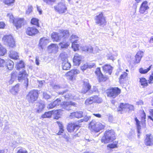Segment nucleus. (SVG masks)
<instances>
[{
  "label": "nucleus",
  "instance_id": "nucleus-17",
  "mask_svg": "<svg viewBox=\"0 0 153 153\" xmlns=\"http://www.w3.org/2000/svg\"><path fill=\"white\" fill-rule=\"evenodd\" d=\"M39 32L38 29L34 27H29L26 30V33L29 36H34Z\"/></svg>",
  "mask_w": 153,
  "mask_h": 153
},
{
  "label": "nucleus",
  "instance_id": "nucleus-29",
  "mask_svg": "<svg viewBox=\"0 0 153 153\" xmlns=\"http://www.w3.org/2000/svg\"><path fill=\"white\" fill-rule=\"evenodd\" d=\"M71 65L70 63L68 62V61H64L62 63V67L63 70H68L71 68Z\"/></svg>",
  "mask_w": 153,
  "mask_h": 153
},
{
  "label": "nucleus",
  "instance_id": "nucleus-56",
  "mask_svg": "<svg viewBox=\"0 0 153 153\" xmlns=\"http://www.w3.org/2000/svg\"><path fill=\"white\" fill-rule=\"evenodd\" d=\"M88 68H95L96 67L95 64L94 63H91L88 64Z\"/></svg>",
  "mask_w": 153,
  "mask_h": 153
},
{
  "label": "nucleus",
  "instance_id": "nucleus-5",
  "mask_svg": "<svg viewBox=\"0 0 153 153\" xmlns=\"http://www.w3.org/2000/svg\"><path fill=\"white\" fill-rule=\"evenodd\" d=\"M79 38L75 35H72L70 38V40L72 43V48L74 51L79 49Z\"/></svg>",
  "mask_w": 153,
  "mask_h": 153
},
{
  "label": "nucleus",
  "instance_id": "nucleus-51",
  "mask_svg": "<svg viewBox=\"0 0 153 153\" xmlns=\"http://www.w3.org/2000/svg\"><path fill=\"white\" fill-rule=\"evenodd\" d=\"M5 65V61L0 58V68L4 67Z\"/></svg>",
  "mask_w": 153,
  "mask_h": 153
},
{
  "label": "nucleus",
  "instance_id": "nucleus-34",
  "mask_svg": "<svg viewBox=\"0 0 153 153\" xmlns=\"http://www.w3.org/2000/svg\"><path fill=\"white\" fill-rule=\"evenodd\" d=\"M25 66L24 63L22 61H20L17 62L16 65V67L17 70H19L20 68H24Z\"/></svg>",
  "mask_w": 153,
  "mask_h": 153
},
{
  "label": "nucleus",
  "instance_id": "nucleus-48",
  "mask_svg": "<svg viewBox=\"0 0 153 153\" xmlns=\"http://www.w3.org/2000/svg\"><path fill=\"white\" fill-rule=\"evenodd\" d=\"M64 98L66 100H69L73 98L72 97L71 94H67L64 96Z\"/></svg>",
  "mask_w": 153,
  "mask_h": 153
},
{
  "label": "nucleus",
  "instance_id": "nucleus-2",
  "mask_svg": "<svg viewBox=\"0 0 153 153\" xmlns=\"http://www.w3.org/2000/svg\"><path fill=\"white\" fill-rule=\"evenodd\" d=\"M114 134L113 130L107 131L102 138V142L106 143L113 141L116 139Z\"/></svg>",
  "mask_w": 153,
  "mask_h": 153
},
{
  "label": "nucleus",
  "instance_id": "nucleus-26",
  "mask_svg": "<svg viewBox=\"0 0 153 153\" xmlns=\"http://www.w3.org/2000/svg\"><path fill=\"white\" fill-rule=\"evenodd\" d=\"M82 114L83 112L82 111L74 112L71 113L70 117L71 118L74 117L81 118L82 116Z\"/></svg>",
  "mask_w": 153,
  "mask_h": 153
},
{
  "label": "nucleus",
  "instance_id": "nucleus-1",
  "mask_svg": "<svg viewBox=\"0 0 153 153\" xmlns=\"http://www.w3.org/2000/svg\"><path fill=\"white\" fill-rule=\"evenodd\" d=\"M67 110H69L71 109V106L76 107L77 104L74 102H64L62 104H61V100L57 99L53 102L49 104L47 106L48 108L52 109L55 107L59 105Z\"/></svg>",
  "mask_w": 153,
  "mask_h": 153
},
{
  "label": "nucleus",
  "instance_id": "nucleus-55",
  "mask_svg": "<svg viewBox=\"0 0 153 153\" xmlns=\"http://www.w3.org/2000/svg\"><path fill=\"white\" fill-rule=\"evenodd\" d=\"M15 77V74H11V78L10 80L9 81V83L10 84H12L14 80Z\"/></svg>",
  "mask_w": 153,
  "mask_h": 153
},
{
  "label": "nucleus",
  "instance_id": "nucleus-30",
  "mask_svg": "<svg viewBox=\"0 0 153 153\" xmlns=\"http://www.w3.org/2000/svg\"><path fill=\"white\" fill-rule=\"evenodd\" d=\"M61 36L64 38H68L69 36V33L67 30H61L60 31Z\"/></svg>",
  "mask_w": 153,
  "mask_h": 153
},
{
  "label": "nucleus",
  "instance_id": "nucleus-6",
  "mask_svg": "<svg viewBox=\"0 0 153 153\" xmlns=\"http://www.w3.org/2000/svg\"><path fill=\"white\" fill-rule=\"evenodd\" d=\"M121 92L120 89L117 87H112L107 90V96L108 97L115 98Z\"/></svg>",
  "mask_w": 153,
  "mask_h": 153
},
{
  "label": "nucleus",
  "instance_id": "nucleus-24",
  "mask_svg": "<svg viewBox=\"0 0 153 153\" xmlns=\"http://www.w3.org/2000/svg\"><path fill=\"white\" fill-rule=\"evenodd\" d=\"M103 71L111 75L112 73L113 68L109 65H106L102 67Z\"/></svg>",
  "mask_w": 153,
  "mask_h": 153
},
{
  "label": "nucleus",
  "instance_id": "nucleus-21",
  "mask_svg": "<svg viewBox=\"0 0 153 153\" xmlns=\"http://www.w3.org/2000/svg\"><path fill=\"white\" fill-rule=\"evenodd\" d=\"M58 47L57 45L52 44L48 47L49 51L51 53H56L58 51Z\"/></svg>",
  "mask_w": 153,
  "mask_h": 153
},
{
  "label": "nucleus",
  "instance_id": "nucleus-47",
  "mask_svg": "<svg viewBox=\"0 0 153 153\" xmlns=\"http://www.w3.org/2000/svg\"><path fill=\"white\" fill-rule=\"evenodd\" d=\"M14 1V0H4V2L5 4L10 5L11 4L13 3Z\"/></svg>",
  "mask_w": 153,
  "mask_h": 153
},
{
  "label": "nucleus",
  "instance_id": "nucleus-31",
  "mask_svg": "<svg viewBox=\"0 0 153 153\" xmlns=\"http://www.w3.org/2000/svg\"><path fill=\"white\" fill-rule=\"evenodd\" d=\"M135 120L136 122L137 127V131L138 133L137 136L139 138L140 135V134L141 132L140 130L141 129V127L140 125V122L137 117L135 118Z\"/></svg>",
  "mask_w": 153,
  "mask_h": 153
},
{
  "label": "nucleus",
  "instance_id": "nucleus-52",
  "mask_svg": "<svg viewBox=\"0 0 153 153\" xmlns=\"http://www.w3.org/2000/svg\"><path fill=\"white\" fill-rule=\"evenodd\" d=\"M134 137V135L132 131L130 132L128 135V138L130 140L133 139Z\"/></svg>",
  "mask_w": 153,
  "mask_h": 153
},
{
  "label": "nucleus",
  "instance_id": "nucleus-7",
  "mask_svg": "<svg viewBox=\"0 0 153 153\" xmlns=\"http://www.w3.org/2000/svg\"><path fill=\"white\" fill-rule=\"evenodd\" d=\"M2 41L5 45L10 47H13L15 46V42L11 35L4 36L2 38Z\"/></svg>",
  "mask_w": 153,
  "mask_h": 153
},
{
  "label": "nucleus",
  "instance_id": "nucleus-41",
  "mask_svg": "<svg viewBox=\"0 0 153 153\" xmlns=\"http://www.w3.org/2000/svg\"><path fill=\"white\" fill-rule=\"evenodd\" d=\"M7 17L9 19V21L10 22L13 23L14 22V18L13 15L10 13L7 14Z\"/></svg>",
  "mask_w": 153,
  "mask_h": 153
},
{
  "label": "nucleus",
  "instance_id": "nucleus-42",
  "mask_svg": "<svg viewBox=\"0 0 153 153\" xmlns=\"http://www.w3.org/2000/svg\"><path fill=\"white\" fill-rule=\"evenodd\" d=\"M16 153H28L26 150L23 148L17 149Z\"/></svg>",
  "mask_w": 153,
  "mask_h": 153
},
{
  "label": "nucleus",
  "instance_id": "nucleus-44",
  "mask_svg": "<svg viewBox=\"0 0 153 153\" xmlns=\"http://www.w3.org/2000/svg\"><path fill=\"white\" fill-rule=\"evenodd\" d=\"M117 142H115V143L109 144L108 145V147L110 149L114 148L117 147Z\"/></svg>",
  "mask_w": 153,
  "mask_h": 153
},
{
  "label": "nucleus",
  "instance_id": "nucleus-23",
  "mask_svg": "<svg viewBox=\"0 0 153 153\" xmlns=\"http://www.w3.org/2000/svg\"><path fill=\"white\" fill-rule=\"evenodd\" d=\"M59 113V110L54 111H48V112H46L45 113V114H43L42 116V117L43 118H45L46 117L49 118L51 117L52 115L53 114H58Z\"/></svg>",
  "mask_w": 153,
  "mask_h": 153
},
{
  "label": "nucleus",
  "instance_id": "nucleus-19",
  "mask_svg": "<svg viewBox=\"0 0 153 153\" xmlns=\"http://www.w3.org/2000/svg\"><path fill=\"white\" fill-rule=\"evenodd\" d=\"M79 126L74 123H70L68 124L67 129L68 131L70 132L76 131L78 129Z\"/></svg>",
  "mask_w": 153,
  "mask_h": 153
},
{
  "label": "nucleus",
  "instance_id": "nucleus-27",
  "mask_svg": "<svg viewBox=\"0 0 153 153\" xmlns=\"http://www.w3.org/2000/svg\"><path fill=\"white\" fill-rule=\"evenodd\" d=\"M81 49L83 51L87 52L89 53H92L93 50V48L90 45L82 46L81 47Z\"/></svg>",
  "mask_w": 153,
  "mask_h": 153
},
{
  "label": "nucleus",
  "instance_id": "nucleus-12",
  "mask_svg": "<svg viewBox=\"0 0 153 153\" xmlns=\"http://www.w3.org/2000/svg\"><path fill=\"white\" fill-rule=\"evenodd\" d=\"M91 86L90 85L88 80L87 79H84L83 82V85L82 92L84 94H85L88 92H90V89Z\"/></svg>",
  "mask_w": 153,
  "mask_h": 153
},
{
  "label": "nucleus",
  "instance_id": "nucleus-54",
  "mask_svg": "<svg viewBox=\"0 0 153 153\" xmlns=\"http://www.w3.org/2000/svg\"><path fill=\"white\" fill-rule=\"evenodd\" d=\"M107 56L108 59H110L112 60H113L114 59L113 56L112 55L111 53L110 52L107 54Z\"/></svg>",
  "mask_w": 153,
  "mask_h": 153
},
{
  "label": "nucleus",
  "instance_id": "nucleus-8",
  "mask_svg": "<svg viewBox=\"0 0 153 153\" xmlns=\"http://www.w3.org/2000/svg\"><path fill=\"white\" fill-rule=\"evenodd\" d=\"M28 74L25 70H22L20 71L18 76V80L20 81L22 80H24V85L27 88L28 85V79L27 78Z\"/></svg>",
  "mask_w": 153,
  "mask_h": 153
},
{
  "label": "nucleus",
  "instance_id": "nucleus-38",
  "mask_svg": "<svg viewBox=\"0 0 153 153\" xmlns=\"http://www.w3.org/2000/svg\"><path fill=\"white\" fill-rule=\"evenodd\" d=\"M152 65L150 66L146 69H144L143 68H141L139 69L140 72L142 74H145L147 73L150 69Z\"/></svg>",
  "mask_w": 153,
  "mask_h": 153
},
{
  "label": "nucleus",
  "instance_id": "nucleus-37",
  "mask_svg": "<svg viewBox=\"0 0 153 153\" xmlns=\"http://www.w3.org/2000/svg\"><path fill=\"white\" fill-rule=\"evenodd\" d=\"M127 105V104H124L123 103H121L119 108H118L117 110L119 111H121L123 110H125L126 108V105Z\"/></svg>",
  "mask_w": 153,
  "mask_h": 153
},
{
  "label": "nucleus",
  "instance_id": "nucleus-64",
  "mask_svg": "<svg viewBox=\"0 0 153 153\" xmlns=\"http://www.w3.org/2000/svg\"><path fill=\"white\" fill-rule=\"evenodd\" d=\"M53 88L55 89H58L60 88V86L59 85H52Z\"/></svg>",
  "mask_w": 153,
  "mask_h": 153
},
{
  "label": "nucleus",
  "instance_id": "nucleus-28",
  "mask_svg": "<svg viewBox=\"0 0 153 153\" xmlns=\"http://www.w3.org/2000/svg\"><path fill=\"white\" fill-rule=\"evenodd\" d=\"M51 37L53 39V41L58 42L62 38L61 35H59L56 32H53L52 34Z\"/></svg>",
  "mask_w": 153,
  "mask_h": 153
},
{
  "label": "nucleus",
  "instance_id": "nucleus-62",
  "mask_svg": "<svg viewBox=\"0 0 153 153\" xmlns=\"http://www.w3.org/2000/svg\"><path fill=\"white\" fill-rule=\"evenodd\" d=\"M153 80V73L152 74V75H151L149 77V83L150 84L152 83L153 82H152Z\"/></svg>",
  "mask_w": 153,
  "mask_h": 153
},
{
  "label": "nucleus",
  "instance_id": "nucleus-40",
  "mask_svg": "<svg viewBox=\"0 0 153 153\" xmlns=\"http://www.w3.org/2000/svg\"><path fill=\"white\" fill-rule=\"evenodd\" d=\"M39 20L35 18H33L31 21V23L32 24L36 25L37 26H39Z\"/></svg>",
  "mask_w": 153,
  "mask_h": 153
},
{
  "label": "nucleus",
  "instance_id": "nucleus-59",
  "mask_svg": "<svg viewBox=\"0 0 153 153\" xmlns=\"http://www.w3.org/2000/svg\"><path fill=\"white\" fill-rule=\"evenodd\" d=\"M43 1L47 4H50L51 2H53L55 1L56 0H43Z\"/></svg>",
  "mask_w": 153,
  "mask_h": 153
},
{
  "label": "nucleus",
  "instance_id": "nucleus-33",
  "mask_svg": "<svg viewBox=\"0 0 153 153\" xmlns=\"http://www.w3.org/2000/svg\"><path fill=\"white\" fill-rule=\"evenodd\" d=\"M9 56L10 58L14 59H17L19 58L17 53L14 51H10Z\"/></svg>",
  "mask_w": 153,
  "mask_h": 153
},
{
  "label": "nucleus",
  "instance_id": "nucleus-11",
  "mask_svg": "<svg viewBox=\"0 0 153 153\" xmlns=\"http://www.w3.org/2000/svg\"><path fill=\"white\" fill-rule=\"evenodd\" d=\"M102 102L101 98L97 96H94L87 99L85 101V103L86 105L92 104L93 102L100 103Z\"/></svg>",
  "mask_w": 153,
  "mask_h": 153
},
{
  "label": "nucleus",
  "instance_id": "nucleus-4",
  "mask_svg": "<svg viewBox=\"0 0 153 153\" xmlns=\"http://www.w3.org/2000/svg\"><path fill=\"white\" fill-rule=\"evenodd\" d=\"M38 96L37 90H32L27 95L26 98L29 103H33L37 100Z\"/></svg>",
  "mask_w": 153,
  "mask_h": 153
},
{
  "label": "nucleus",
  "instance_id": "nucleus-39",
  "mask_svg": "<svg viewBox=\"0 0 153 153\" xmlns=\"http://www.w3.org/2000/svg\"><path fill=\"white\" fill-rule=\"evenodd\" d=\"M70 43L67 42L65 43L64 42L59 43V45L62 48H67L70 45Z\"/></svg>",
  "mask_w": 153,
  "mask_h": 153
},
{
  "label": "nucleus",
  "instance_id": "nucleus-36",
  "mask_svg": "<svg viewBox=\"0 0 153 153\" xmlns=\"http://www.w3.org/2000/svg\"><path fill=\"white\" fill-rule=\"evenodd\" d=\"M140 82L141 85L143 86V87L147 86L148 85V83L147 80L144 78H142L140 79Z\"/></svg>",
  "mask_w": 153,
  "mask_h": 153
},
{
  "label": "nucleus",
  "instance_id": "nucleus-43",
  "mask_svg": "<svg viewBox=\"0 0 153 153\" xmlns=\"http://www.w3.org/2000/svg\"><path fill=\"white\" fill-rule=\"evenodd\" d=\"M6 49L3 47L0 49V55L3 56L6 53Z\"/></svg>",
  "mask_w": 153,
  "mask_h": 153
},
{
  "label": "nucleus",
  "instance_id": "nucleus-18",
  "mask_svg": "<svg viewBox=\"0 0 153 153\" xmlns=\"http://www.w3.org/2000/svg\"><path fill=\"white\" fill-rule=\"evenodd\" d=\"M153 137L150 134H148L146 135V138L145 142L146 145L151 146L153 144Z\"/></svg>",
  "mask_w": 153,
  "mask_h": 153
},
{
  "label": "nucleus",
  "instance_id": "nucleus-22",
  "mask_svg": "<svg viewBox=\"0 0 153 153\" xmlns=\"http://www.w3.org/2000/svg\"><path fill=\"white\" fill-rule=\"evenodd\" d=\"M24 19L23 18H18L16 19L15 25L17 29L21 28L22 25H24Z\"/></svg>",
  "mask_w": 153,
  "mask_h": 153
},
{
  "label": "nucleus",
  "instance_id": "nucleus-25",
  "mask_svg": "<svg viewBox=\"0 0 153 153\" xmlns=\"http://www.w3.org/2000/svg\"><path fill=\"white\" fill-rule=\"evenodd\" d=\"M49 42L48 39L45 38V37L42 38L40 40L39 45L42 49L43 48V47L46 45Z\"/></svg>",
  "mask_w": 153,
  "mask_h": 153
},
{
  "label": "nucleus",
  "instance_id": "nucleus-15",
  "mask_svg": "<svg viewBox=\"0 0 153 153\" xmlns=\"http://www.w3.org/2000/svg\"><path fill=\"white\" fill-rule=\"evenodd\" d=\"M83 59V57L82 56L78 53H76L73 60L74 65L76 66H79Z\"/></svg>",
  "mask_w": 153,
  "mask_h": 153
},
{
  "label": "nucleus",
  "instance_id": "nucleus-60",
  "mask_svg": "<svg viewBox=\"0 0 153 153\" xmlns=\"http://www.w3.org/2000/svg\"><path fill=\"white\" fill-rule=\"evenodd\" d=\"M149 45L150 46L153 47V36L151 37L149 41Z\"/></svg>",
  "mask_w": 153,
  "mask_h": 153
},
{
  "label": "nucleus",
  "instance_id": "nucleus-3",
  "mask_svg": "<svg viewBox=\"0 0 153 153\" xmlns=\"http://www.w3.org/2000/svg\"><path fill=\"white\" fill-rule=\"evenodd\" d=\"M89 128L96 132H100L104 129L105 125L99 122H96L95 120H92L89 123Z\"/></svg>",
  "mask_w": 153,
  "mask_h": 153
},
{
  "label": "nucleus",
  "instance_id": "nucleus-53",
  "mask_svg": "<svg viewBox=\"0 0 153 153\" xmlns=\"http://www.w3.org/2000/svg\"><path fill=\"white\" fill-rule=\"evenodd\" d=\"M43 96L44 98L46 99H49L51 98V96L48 94L46 92H44L43 93Z\"/></svg>",
  "mask_w": 153,
  "mask_h": 153
},
{
  "label": "nucleus",
  "instance_id": "nucleus-63",
  "mask_svg": "<svg viewBox=\"0 0 153 153\" xmlns=\"http://www.w3.org/2000/svg\"><path fill=\"white\" fill-rule=\"evenodd\" d=\"M63 137L64 138L67 142L69 141L70 138L69 137L66 135V134H64L63 136Z\"/></svg>",
  "mask_w": 153,
  "mask_h": 153
},
{
  "label": "nucleus",
  "instance_id": "nucleus-14",
  "mask_svg": "<svg viewBox=\"0 0 153 153\" xmlns=\"http://www.w3.org/2000/svg\"><path fill=\"white\" fill-rule=\"evenodd\" d=\"M79 70L75 69L72 70L68 72L66 74L68 79L72 80L75 77V75L79 74Z\"/></svg>",
  "mask_w": 153,
  "mask_h": 153
},
{
  "label": "nucleus",
  "instance_id": "nucleus-46",
  "mask_svg": "<svg viewBox=\"0 0 153 153\" xmlns=\"http://www.w3.org/2000/svg\"><path fill=\"white\" fill-rule=\"evenodd\" d=\"M60 56L63 61L64 62L65 61H68L66 58V56H65V54L64 53H61L60 54Z\"/></svg>",
  "mask_w": 153,
  "mask_h": 153
},
{
  "label": "nucleus",
  "instance_id": "nucleus-50",
  "mask_svg": "<svg viewBox=\"0 0 153 153\" xmlns=\"http://www.w3.org/2000/svg\"><path fill=\"white\" fill-rule=\"evenodd\" d=\"M37 82L38 83V87L39 88H42L44 85V84L45 83V81L44 80L43 81H39L38 80Z\"/></svg>",
  "mask_w": 153,
  "mask_h": 153
},
{
  "label": "nucleus",
  "instance_id": "nucleus-9",
  "mask_svg": "<svg viewBox=\"0 0 153 153\" xmlns=\"http://www.w3.org/2000/svg\"><path fill=\"white\" fill-rule=\"evenodd\" d=\"M55 11L59 14H63L67 11V8L64 3L60 2L54 6Z\"/></svg>",
  "mask_w": 153,
  "mask_h": 153
},
{
  "label": "nucleus",
  "instance_id": "nucleus-20",
  "mask_svg": "<svg viewBox=\"0 0 153 153\" xmlns=\"http://www.w3.org/2000/svg\"><path fill=\"white\" fill-rule=\"evenodd\" d=\"M36 104L35 109L38 113L41 112L45 106V105L42 102H37Z\"/></svg>",
  "mask_w": 153,
  "mask_h": 153
},
{
  "label": "nucleus",
  "instance_id": "nucleus-16",
  "mask_svg": "<svg viewBox=\"0 0 153 153\" xmlns=\"http://www.w3.org/2000/svg\"><path fill=\"white\" fill-rule=\"evenodd\" d=\"M95 73L98 76L99 82L105 81L107 79L106 77L103 76L101 71L100 68H97L95 71Z\"/></svg>",
  "mask_w": 153,
  "mask_h": 153
},
{
  "label": "nucleus",
  "instance_id": "nucleus-10",
  "mask_svg": "<svg viewBox=\"0 0 153 153\" xmlns=\"http://www.w3.org/2000/svg\"><path fill=\"white\" fill-rule=\"evenodd\" d=\"M95 23L100 26L103 27L105 25L106 22L102 13L96 16L95 18Z\"/></svg>",
  "mask_w": 153,
  "mask_h": 153
},
{
  "label": "nucleus",
  "instance_id": "nucleus-13",
  "mask_svg": "<svg viewBox=\"0 0 153 153\" xmlns=\"http://www.w3.org/2000/svg\"><path fill=\"white\" fill-rule=\"evenodd\" d=\"M149 9L148 2L146 1H144L141 4L139 9L140 12L142 14L147 13V10Z\"/></svg>",
  "mask_w": 153,
  "mask_h": 153
},
{
  "label": "nucleus",
  "instance_id": "nucleus-32",
  "mask_svg": "<svg viewBox=\"0 0 153 153\" xmlns=\"http://www.w3.org/2000/svg\"><path fill=\"white\" fill-rule=\"evenodd\" d=\"M143 52L141 51H138L135 56V58L137 63L139 62L143 55Z\"/></svg>",
  "mask_w": 153,
  "mask_h": 153
},
{
  "label": "nucleus",
  "instance_id": "nucleus-35",
  "mask_svg": "<svg viewBox=\"0 0 153 153\" xmlns=\"http://www.w3.org/2000/svg\"><path fill=\"white\" fill-rule=\"evenodd\" d=\"M14 62L11 60H9L7 62V67L9 70H11L13 68Z\"/></svg>",
  "mask_w": 153,
  "mask_h": 153
},
{
  "label": "nucleus",
  "instance_id": "nucleus-49",
  "mask_svg": "<svg viewBox=\"0 0 153 153\" xmlns=\"http://www.w3.org/2000/svg\"><path fill=\"white\" fill-rule=\"evenodd\" d=\"M128 74L126 72H124L123 73V74L121 75L120 77V80L124 79L127 76Z\"/></svg>",
  "mask_w": 153,
  "mask_h": 153
},
{
  "label": "nucleus",
  "instance_id": "nucleus-58",
  "mask_svg": "<svg viewBox=\"0 0 153 153\" xmlns=\"http://www.w3.org/2000/svg\"><path fill=\"white\" fill-rule=\"evenodd\" d=\"M87 68H88V63H87L84 64L81 67V69L83 71L86 70Z\"/></svg>",
  "mask_w": 153,
  "mask_h": 153
},
{
  "label": "nucleus",
  "instance_id": "nucleus-61",
  "mask_svg": "<svg viewBox=\"0 0 153 153\" xmlns=\"http://www.w3.org/2000/svg\"><path fill=\"white\" fill-rule=\"evenodd\" d=\"M128 106V108H129L128 109L129 111H131L134 110V107L133 105L129 104V106Z\"/></svg>",
  "mask_w": 153,
  "mask_h": 153
},
{
  "label": "nucleus",
  "instance_id": "nucleus-45",
  "mask_svg": "<svg viewBox=\"0 0 153 153\" xmlns=\"http://www.w3.org/2000/svg\"><path fill=\"white\" fill-rule=\"evenodd\" d=\"M19 85H16L14 87H13L12 89V91H14V93L17 92L19 91Z\"/></svg>",
  "mask_w": 153,
  "mask_h": 153
},
{
  "label": "nucleus",
  "instance_id": "nucleus-57",
  "mask_svg": "<svg viewBox=\"0 0 153 153\" xmlns=\"http://www.w3.org/2000/svg\"><path fill=\"white\" fill-rule=\"evenodd\" d=\"M32 7L31 6H29L27 10H26V13L29 14L32 11Z\"/></svg>",
  "mask_w": 153,
  "mask_h": 153
}]
</instances>
